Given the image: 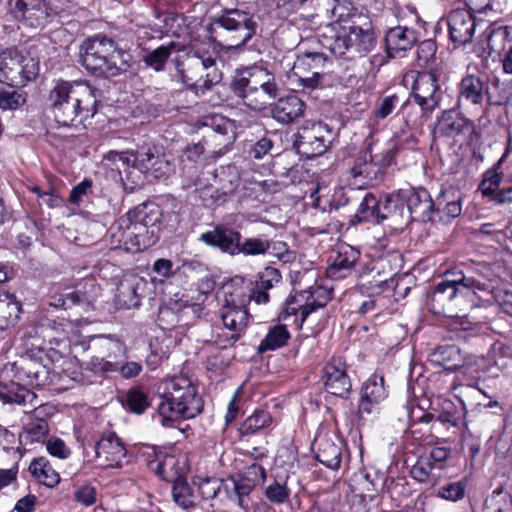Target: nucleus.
Wrapping results in <instances>:
<instances>
[{
	"mask_svg": "<svg viewBox=\"0 0 512 512\" xmlns=\"http://www.w3.org/2000/svg\"><path fill=\"white\" fill-rule=\"evenodd\" d=\"M96 89L86 82L61 81L49 93L54 120L60 126H78L96 113Z\"/></svg>",
	"mask_w": 512,
	"mask_h": 512,
	"instance_id": "1",
	"label": "nucleus"
},
{
	"mask_svg": "<svg viewBox=\"0 0 512 512\" xmlns=\"http://www.w3.org/2000/svg\"><path fill=\"white\" fill-rule=\"evenodd\" d=\"M158 393L162 399L158 415L163 426H169L180 417L194 418L203 409V401L196 386L186 376L164 379L158 387Z\"/></svg>",
	"mask_w": 512,
	"mask_h": 512,
	"instance_id": "2",
	"label": "nucleus"
},
{
	"mask_svg": "<svg viewBox=\"0 0 512 512\" xmlns=\"http://www.w3.org/2000/svg\"><path fill=\"white\" fill-rule=\"evenodd\" d=\"M174 62L177 77L188 89L204 92L222 80L217 54L202 47L182 48Z\"/></svg>",
	"mask_w": 512,
	"mask_h": 512,
	"instance_id": "3",
	"label": "nucleus"
},
{
	"mask_svg": "<svg viewBox=\"0 0 512 512\" xmlns=\"http://www.w3.org/2000/svg\"><path fill=\"white\" fill-rule=\"evenodd\" d=\"M80 63L89 72L99 77H115L125 72L128 65L120 61V52L114 40L105 36L88 38L80 46Z\"/></svg>",
	"mask_w": 512,
	"mask_h": 512,
	"instance_id": "4",
	"label": "nucleus"
},
{
	"mask_svg": "<svg viewBox=\"0 0 512 512\" xmlns=\"http://www.w3.org/2000/svg\"><path fill=\"white\" fill-rule=\"evenodd\" d=\"M128 214L120 217L110 228L111 244L115 248H124L127 252L136 253L153 246L159 234L150 230Z\"/></svg>",
	"mask_w": 512,
	"mask_h": 512,
	"instance_id": "5",
	"label": "nucleus"
},
{
	"mask_svg": "<svg viewBox=\"0 0 512 512\" xmlns=\"http://www.w3.org/2000/svg\"><path fill=\"white\" fill-rule=\"evenodd\" d=\"M38 62L31 56L23 55L17 48H7L0 53V82L12 86H24L36 78Z\"/></svg>",
	"mask_w": 512,
	"mask_h": 512,
	"instance_id": "6",
	"label": "nucleus"
},
{
	"mask_svg": "<svg viewBox=\"0 0 512 512\" xmlns=\"http://www.w3.org/2000/svg\"><path fill=\"white\" fill-rule=\"evenodd\" d=\"M215 25L222 29V36L229 48L245 45L255 35L258 27L253 14L239 9L224 11L216 19Z\"/></svg>",
	"mask_w": 512,
	"mask_h": 512,
	"instance_id": "7",
	"label": "nucleus"
},
{
	"mask_svg": "<svg viewBox=\"0 0 512 512\" xmlns=\"http://www.w3.org/2000/svg\"><path fill=\"white\" fill-rule=\"evenodd\" d=\"M0 400L4 404L20 406L27 417L36 421H47L55 412L53 405L41 403L33 391L18 384L0 388Z\"/></svg>",
	"mask_w": 512,
	"mask_h": 512,
	"instance_id": "8",
	"label": "nucleus"
},
{
	"mask_svg": "<svg viewBox=\"0 0 512 512\" xmlns=\"http://www.w3.org/2000/svg\"><path fill=\"white\" fill-rule=\"evenodd\" d=\"M413 79L410 97L420 107L421 114L429 117L439 106L442 90L438 84V76L432 71L411 72Z\"/></svg>",
	"mask_w": 512,
	"mask_h": 512,
	"instance_id": "9",
	"label": "nucleus"
},
{
	"mask_svg": "<svg viewBox=\"0 0 512 512\" xmlns=\"http://www.w3.org/2000/svg\"><path fill=\"white\" fill-rule=\"evenodd\" d=\"M332 141V130L326 123L313 122L303 126L297 133L295 146L306 158L323 155Z\"/></svg>",
	"mask_w": 512,
	"mask_h": 512,
	"instance_id": "10",
	"label": "nucleus"
},
{
	"mask_svg": "<svg viewBox=\"0 0 512 512\" xmlns=\"http://www.w3.org/2000/svg\"><path fill=\"white\" fill-rule=\"evenodd\" d=\"M8 6L17 20L34 29L45 27L52 15L46 0H8Z\"/></svg>",
	"mask_w": 512,
	"mask_h": 512,
	"instance_id": "11",
	"label": "nucleus"
},
{
	"mask_svg": "<svg viewBox=\"0 0 512 512\" xmlns=\"http://www.w3.org/2000/svg\"><path fill=\"white\" fill-rule=\"evenodd\" d=\"M327 58L323 53L309 52L297 57L292 72L298 77V86L304 89H315L320 85L323 68Z\"/></svg>",
	"mask_w": 512,
	"mask_h": 512,
	"instance_id": "12",
	"label": "nucleus"
},
{
	"mask_svg": "<svg viewBox=\"0 0 512 512\" xmlns=\"http://www.w3.org/2000/svg\"><path fill=\"white\" fill-rule=\"evenodd\" d=\"M203 143L221 149L229 145L235 136L234 122L222 115L211 114L201 120Z\"/></svg>",
	"mask_w": 512,
	"mask_h": 512,
	"instance_id": "13",
	"label": "nucleus"
},
{
	"mask_svg": "<svg viewBox=\"0 0 512 512\" xmlns=\"http://www.w3.org/2000/svg\"><path fill=\"white\" fill-rule=\"evenodd\" d=\"M98 350V355L92 356L89 362L95 372H114L109 364L119 363L121 360L127 359V347L117 339L102 338Z\"/></svg>",
	"mask_w": 512,
	"mask_h": 512,
	"instance_id": "14",
	"label": "nucleus"
},
{
	"mask_svg": "<svg viewBox=\"0 0 512 512\" xmlns=\"http://www.w3.org/2000/svg\"><path fill=\"white\" fill-rule=\"evenodd\" d=\"M275 79L273 73L260 66L247 67L237 71L232 81L234 93L240 97H247L248 93L257 90L260 86Z\"/></svg>",
	"mask_w": 512,
	"mask_h": 512,
	"instance_id": "15",
	"label": "nucleus"
},
{
	"mask_svg": "<svg viewBox=\"0 0 512 512\" xmlns=\"http://www.w3.org/2000/svg\"><path fill=\"white\" fill-rule=\"evenodd\" d=\"M94 451L100 465L110 468H119L126 459V448L120 438L109 433L95 443Z\"/></svg>",
	"mask_w": 512,
	"mask_h": 512,
	"instance_id": "16",
	"label": "nucleus"
},
{
	"mask_svg": "<svg viewBox=\"0 0 512 512\" xmlns=\"http://www.w3.org/2000/svg\"><path fill=\"white\" fill-rule=\"evenodd\" d=\"M449 35L452 42L458 46L470 43L474 37L476 21L473 14L465 9H456L447 17Z\"/></svg>",
	"mask_w": 512,
	"mask_h": 512,
	"instance_id": "17",
	"label": "nucleus"
},
{
	"mask_svg": "<svg viewBox=\"0 0 512 512\" xmlns=\"http://www.w3.org/2000/svg\"><path fill=\"white\" fill-rule=\"evenodd\" d=\"M199 240L230 256L240 254L241 234L230 227L217 225L213 230L202 233Z\"/></svg>",
	"mask_w": 512,
	"mask_h": 512,
	"instance_id": "18",
	"label": "nucleus"
},
{
	"mask_svg": "<svg viewBox=\"0 0 512 512\" xmlns=\"http://www.w3.org/2000/svg\"><path fill=\"white\" fill-rule=\"evenodd\" d=\"M437 132L455 142L465 140L474 131L473 123L455 110L443 112L437 122Z\"/></svg>",
	"mask_w": 512,
	"mask_h": 512,
	"instance_id": "19",
	"label": "nucleus"
},
{
	"mask_svg": "<svg viewBox=\"0 0 512 512\" xmlns=\"http://www.w3.org/2000/svg\"><path fill=\"white\" fill-rule=\"evenodd\" d=\"M460 293L461 290L455 279L440 282L431 295V309L437 314L454 316V307Z\"/></svg>",
	"mask_w": 512,
	"mask_h": 512,
	"instance_id": "20",
	"label": "nucleus"
},
{
	"mask_svg": "<svg viewBox=\"0 0 512 512\" xmlns=\"http://www.w3.org/2000/svg\"><path fill=\"white\" fill-rule=\"evenodd\" d=\"M323 380L327 392L346 398L351 391V381L346 373L345 364L340 359H333L323 369Z\"/></svg>",
	"mask_w": 512,
	"mask_h": 512,
	"instance_id": "21",
	"label": "nucleus"
},
{
	"mask_svg": "<svg viewBox=\"0 0 512 512\" xmlns=\"http://www.w3.org/2000/svg\"><path fill=\"white\" fill-rule=\"evenodd\" d=\"M433 217L432 222L448 223L452 219L460 216L462 212L460 193L449 188L441 191L435 200H433Z\"/></svg>",
	"mask_w": 512,
	"mask_h": 512,
	"instance_id": "22",
	"label": "nucleus"
},
{
	"mask_svg": "<svg viewBox=\"0 0 512 512\" xmlns=\"http://www.w3.org/2000/svg\"><path fill=\"white\" fill-rule=\"evenodd\" d=\"M402 199L407 203L412 219L418 221H430L433 217V200L429 192L422 188H409L400 190Z\"/></svg>",
	"mask_w": 512,
	"mask_h": 512,
	"instance_id": "23",
	"label": "nucleus"
},
{
	"mask_svg": "<svg viewBox=\"0 0 512 512\" xmlns=\"http://www.w3.org/2000/svg\"><path fill=\"white\" fill-rule=\"evenodd\" d=\"M125 159L127 168H136L141 172L152 170L155 177L165 174L169 168V163L154 153L151 148L141 147L136 151H128Z\"/></svg>",
	"mask_w": 512,
	"mask_h": 512,
	"instance_id": "24",
	"label": "nucleus"
},
{
	"mask_svg": "<svg viewBox=\"0 0 512 512\" xmlns=\"http://www.w3.org/2000/svg\"><path fill=\"white\" fill-rule=\"evenodd\" d=\"M380 171L381 167L374 161L370 147H367L354 160L348 174L355 185L362 187L375 181Z\"/></svg>",
	"mask_w": 512,
	"mask_h": 512,
	"instance_id": "25",
	"label": "nucleus"
},
{
	"mask_svg": "<svg viewBox=\"0 0 512 512\" xmlns=\"http://www.w3.org/2000/svg\"><path fill=\"white\" fill-rule=\"evenodd\" d=\"M306 104L296 95L281 97L271 108L272 117L281 124H291L304 116Z\"/></svg>",
	"mask_w": 512,
	"mask_h": 512,
	"instance_id": "26",
	"label": "nucleus"
},
{
	"mask_svg": "<svg viewBox=\"0 0 512 512\" xmlns=\"http://www.w3.org/2000/svg\"><path fill=\"white\" fill-rule=\"evenodd\" d=\"M416 41L414 30L401 26L391 28L385 35L386 52L388 56L399 57L402 52L410 50Z\"/></svg>",
	"mask_w": 512,
	"mask_h": 512,
	"instance_id": "27",
	"label": "nucleus"
},
{
	"mask_svg": "<svg viewBox=\"0 0 512 512\" xmlns=\"http://www.w3.org/2000/svg\"><path fill=\"white\" fill-rule=\"evenodd\" d=\"M221 318L224 326L233 331L234 333L230 336V340L237 341L240 333L246 328L248 324L249 314L245 307V300L240 305L233 303H227L221 312Z\"/></svg>",
	"mask_w": 512,
	"mask_h": 512,
	"instance_id": "28",
	"label": "nucleus"
},
{
	"mask_svg": "<svg viewBox=\"0 0 512 512\" xmlns=\"http://www.w3.org/2000/svg\"><path fill=\"white\" fill-rule=\"evenodd\" d=\"M359 257V251L352 246H339L337 256L327 269L328 276L332 279L345 278L354 269Z\"/></svg>",
	"mask_w": 512,
	"mask_h": 512,
	"instance_id": "29",
	"label": "nucleus"
},
{
	"mask_svg": "<svg viewBox=\"0 0 512 512\" xmlns=\"http://www.w3.org/2000/svg\"><path fill=\"white\" fill-rule=\"evenodd\" d=\"M153 453L156 458L149 461V465L160 478L172 483L178 480V478H184L183 468L180 467L179 459L176 456L166 454L160 457L155 451Z\"/></svg>",
	"mask_w": 512,
	"mask_h": 512,
	"instance_id": "30",
	"label": "nucleus"
},
{
	"mask_svg": "<svg viewBox=\"0 0 512 512\" xmlns=\"http://www.w3.org/2000/svg\"><path fill=\"white\" fill-rule=\"evenodd\" d=\"M50 305L62 309H69L73 306L88 307L91 305V299L87 293L81 289L66 287L61 291H55L51 295Z\"/></svg>",
	"mask_w": 512,
	"mask_h": 512,
	"instance_id": "31",
	"label": "nucleus"
},
{
	"mask_svg": "<svg viewBox=\"0 0 512 512\" xmlns=\"http://www.w3.org/2000/svg\"><path fill=\"white\" fill-rule=\"evenodd\" d=\"M379 263L384 269L389 267L387 277L380 278L375 281L376 292L380 293L386 288H392L394 285V276L400 271L403 266V257L399 251H390L383 255Z\"/></svg>",
	"mask_w": 512,
	"mask_h": 512,
	"instance_id": "32",
	"label": "nucleus"
},
{
	"mask_svg": "<svg viewBox=\"0 0 512 512\" xmlns=\"http://www.w3.org/2000/svg\"><path fill=\"white\" fill-rule=\"evenodd\" d=\"M348 42L352 46L353 54L364 56L376 47L377 39L371 29L352 27L348 33Z\"/></svg>",
	"mask_w": 512,
	"mask_h": 512,
	"instance_id": "33",
	"label": "nucleus"
},
{
	"mask_svg": "<svg viewBox=\"0 0 512 512\" xmlns=\"http://www.w3.org/2000/svg\"><path fill=\"white\" fill-rule=\"evenodd\" d=\"M280 92L281 89L276 82V79H273L263 86H260L257 90L248 93L247 97L242 99L248 106L254 109H261L278 98L280 96Z\"/></svg>",
	"mask_w": 512,
	"mask_h": 512,
	"instance_id": "34",
	"label": "nucleus"
},
{
	"mask_svg": "<svg viewBox=\"0 0 512 512\" xmlns=\"http://www.w3.org/2000/svg\"><path fill=\"white\" fill-rule=\"evenodd\" d=\"M126 214L132 217L134 221H138L144 227L153 230L154 232H160V218L161 211L155 204H142L129 210Z\"/></svg>",
	"mask_w": 512,
	"mask_h": 512,
	"instance_id": "35",
	"label": "nucleus"
},
{
	"mask_svg": "<svg viewBox=\"0 0 512 512\" xmlns=\"http://www.w3.org/2000/svg\"><path fill=\"white\" fill-rule=\"evenodd\" d=\"M489 54L499 59L512 48V28L499 26L494 28L487 37Z\"/></svg>",
	"mask_w": 512,
	"mask_h": 512,
	"instance_id": "36",
	"label": "nucleus"
},
{
	"mask_svg": "<svg viewBox=\"0 0 512 512\" xmlns=\"http://www.w3.org/2000/svg\"><path fill=\"white\" fill-rule=\"evenodd\" d=\"M177 51L181 54L182 48L175 42H169L167 45H161L153 50L146 52L143 57L145 65L155 72H161L165 69V65L171 54Z\"/></svg>",
	"mask_w": 512,
	"mask_h": 512,
	"instance_id": "37",
	"label": "nucleus"
},
{
	"mask_svg": "<svg viewBox=\"0 0 512 512\" xmlns=\"http://www.w3.org/2000/svg\"><path fill=\"white\" fill-rule=\"evenodd\" d=\"M484 85L481 79L474 75L464 77L459 85V101L474 105L481 104L484 98Z\"/></svg>",
	"mask_w": 512,
	"mask_h": 512,
	"instance_id": "38",
	"label": "nucleus"
},
{
	"mask_svg": "<svg viewBox=\"0 0 512 512\" xmlns=\"http://www.w3.org/2000/svg\"><path fill=\"white\" fill-rule=\"evenodd\" d=\"M358 222H376L380 223L386 219V215L381 213L379 201L372 193H366L358 204L355 214Z\"/></svg>",
	"mask_w": 512,
	"mask_h": 512,
	"instance_id": "39",
	"label": "nucleus"
},
{
	"mask_svg": "<svg viewBox=\"0 0 512 512\" xmlns=\"http://www.w3.org/2000/svg\"><path fill=\"white\" fill-rule=\"evenodd\" d=\"M31 474L47 487H54L60 481L59 474L44 457L34 459L29 465Z\"/></svg>",
	"mask_w": 512,
	"mask_h": 512,
	"instance_id": "40",
	"label": "nucleus"
},
{
	"mask_svg": "<svg viewBox=\"0 0 512 512\" xmlns=\"http://www.w3.org/2000/svg\"><path fill=\"white\" fill-rule=\"evenodd\" d=\"M434 361L446 370L455 371L463 367L460 349L455 345L440 346L433 354Z\"/></svg>",
	"mask_w": 512,
	"mask_h": 512,
	"instance_id": "41",
	"label": "nucleus"
},
{
	"mask_svg": "<svg viewBox=\"0 0 512 512\" xmlns=\"http://www.w3.org/2000/svg\"><path fill=\"white\" fill-rule=\"evenodd\" d=\"M21 310V304L13 294L0 293V321L3 325H14L20 317Z\"/></svg>",
	"mask_w": 512,
	"mask_h": 512,
	"instance_id": "42",
	"label": "nucleus"
},
{
	"mask_svg": "<svg viewBox=\"0 0 512 512\" xmlns=\"http://www.w3.org/2000/svg\"><path fill=\"white\" fill-rule=\"evenodd\" d=\"M316 459L330 469H338L341 463V449L328 439L320 441Z\"/></svg>",
	"mask_w": 512,
	"mask_h": 512,
	"instance_id": "43",
	"label": "nucleus"
},
{
	"mask_svg": "<svg viewBox=\"0 0 512 512\" xmlns=\"http://www.w3.org/2000/svg\"><path fill=\"white\" fill-rule=\"evenodd\" d=\"M306 291L301 292L299 295L293 296L287 303L284 310L283 318L285 319L286 316H292L296 315L297 311L300 310L301 312V320H300V327L303 325V323L307 320L308 316L314 312L318 308H322L326 305L327 300L324 302L319 301H313L310 303H306L304 305L300 304V300L298 297L303 298Z\"/></svg>",
	"mask_w": 512,
	"mask_h": 512,
	"instance_id": "44",
	"label": "nucleus"
},
{
	"mask_svg": "<svg viewBox=\"0 0 512 512\" xmlns=\"http://www.w3.org/2000/svg\"><path fill=\"white\" fill-rule=\"evenodd\" d=\"M290 338V333L285 325L278 324L271 328L266 337L261 341L258 352L264 353L266 351H273L279 349L287 344Z\"/></svg>",
	"mask_w": 512,
	"mask_h": 512,
	"instance_id": "45",
	"label": "nucleus"
},
{
	"mask_svg": "<svg viewBox=\"0 0 512 512\" xmlns=\"http://www.w3.org/2000/svg\"><path fill=\"white\" fill-rule=\"evenodd\" d=\"M172 496L174 502L182 509L189 510L196 506L193 489L185 478H178L173 483Z\"/></svg>",
	"mask_w": 512,
	"mask_h": 512,
	"instance_id": "46",
	"label": "nucleus"
},
{
	"mask_svg": "<svg viewBox=\"0 0 512 512\" xmlns=\"http://www.w3.org/2000/svg\"><path fill=\"white\" fill-rule=\"evenodd\" d=\"M17 87L0 82V109L15 110L25 103V96Z\"/></svg>",
	"mask_w": 512,
	"mask_h": 512,
	"instance_id": "47",
	"label": "nucleus"
},
{
	"mask_svg": "<svg viewBox=\"0 0 512 512\" xmlns=\"http://www.w3.org/2000/svg\"><path fill=\"white\" fill-rule=\"evenodd\" d=\"M48 433L49 426L47 421H36L27 417L23 431L20 434V439H23L25 443L40 442L45 439Z\"/></svg>",
	"mask_w": 512,
	"mask_h": 512,
	"instance_id": "48",
	"label": "nucleus"
},
{
	"mask_svg": "<svg viewBox=\"0 0 512 512\" xmlns=\"http://www.w3.org/2000/svg\"><path fill=\"white\" fill-rule=\"evenodd\" d=\"M459 288H466L472 290L473 293L479 292H490L491 281L483 274L474 272L472 274L460 273L459 278H455Z\"/></svg>",
	"mask_w": 512,
	"mask_h": 512,
	"instance_id": "49",
	"label": "nucleus"
},
{
	"mask_svg": "<svg viewBox=\"0 0 512 512\" xmlns=\"http://www.w3.org/2000/svg\"><path fill=\"white\" fill-rule=\"evenodd\" d=\"M272 423V418L267 411L257 410L249 416L241 425V435H251L264 429Z\"/></svg>",
	"mask_w": 512,
	"mask_h": 512,
	"instance_id": "50",
	"label": "nucleus"
},
{
	"mask_svg": "<svg viewBox=\"0 0 512 512\" xmlns=\"http://www.w3.org/2000/svg\"><path fill=\"white\" fill-rule=\"evenodd\" d=\"M124 406L133 413L142 414L150 406V401L143 390L131 388L126 393Z\"/></svg>",
	"mask_w": 512,
	"mask_h": 512,
	"instance_id": "51",
	"label": "nucleus"
},
{
	"mask_svg": "<svg viewBox=\"0 0 512 512\" xmlns=\"http://www.w3.org/2000/svg\"><path fill=\"white\" fill-rule=\"evenodd\" d=\"M240 254L245 256H259L269 253V239L266 237H249L239 244Z\"/></svg>",
	"mask_w": 512,
	"mask_h": 512,
	"instance_id": "52",
	"label": "nucleus"
},
{
	"mask_svg": "<svg viewBox=\"0 0 512 512\" xmlns=\"http://www.w3.org/2000/svg\"><path fill=\"white\" fill-rule=\"evenodd\" d=\"M366 398L372 399L374 402H380L387 396L384 387V378L378 375H372L364 384L363 393Z\"/></svg>",
	"mask_w": 512,
	"mask_h": 512,
	"instance_id": "53",
	"label": "nucleus"
},
{
	"mask_svg": "<svg viewBox=\"0 0 512 512\" xmlns=\"http://www.w3.org/2000/svg\"><path fill=\"white\" fill-rule=\"evenodd\" d=\"M501 178V175L493 170H489L485 173V177L481 182L479 189L482 195L487 198V202L490 203L494 198V195L499 193V190L502 189L499 188Z\"/></svg>",
	"mask_w": 512,
	"mask_h": 512,
	"instance_id": "54",
	"label": "nucleus"
},
{
	"mask_svg": "<svg viewBox=\"0 0 512 512\" xmlns=\"http://www.w3.org/2000/svg\"><path fill=\"white\" fill-rule=\"evenodd\" d=\"M234 493L237 501V505L243 510H248L252 505L250 494L256 486L246 483L240 479L234 478Z\"/></svg>",
	"mask_w": 512,
	"mask_h": 512,
	"instance_id": "55",
	"label": "nucleus"
},
{
	"mask_svg": "<svg viewBox=\"0 0 512 512\" xmlns=\"http://www.w3.org/2000/svg\"><path fill=\"white\" fill-rule=\"evenodd\" d=\"M433 468L434 464L431 462V458L421 456L412 466L410 475L418 482H426L429 480Z\"/></svg>",
	"mask_w": 512,
	"mask_h": 512,
	"instance_id": "56",
	"label": "nucleus"
},
{
	"mask_svg": "<svg viewBox=\"0 0 512 512\" xmlns=\"http://www.w3.org/2000/svg\"><path fill=\"white\" fill-rule=\"evenodd\" d=\"M465 495V484L462 481L451 482L437 491V496L449 501H458Z\"/></svg>",
	"mask_w": 512,
	"mask_h": 512,
	"instance_id": "57",
	"label": "nucleus"
},
{
	"mask_svg": "<svg viewBox=\"0 0 512 512\" xmlns=\"http://www.w3.org/2000/svg\"><path fill=\"white\" fill-rule=\"evenodd\" d=\"M282 277L278 269L274 267H266L265 270L259 275L256 281L257 287L269 293L276 284L280 283Z\"/></svg>",
	"mask_w": 512,
	"mask_h": 512,
	"instance_id": "58",
	"label": "nucleus"
},
{
	"mask_svg": "<svg viewBox=\"0 0 512 512\" xmlns=\"http://www.w3.org/2000/svg\"><path fill=\"white\" fill-rule=\"evenodd\" d=\"M223 481L218 478H205L198 483V490L204 500H212L217 497Z\"/></svg>",
	"mask_w": 512,
	"mask_h": 512,
	"instance_id": "59",
	"label": "nucleus"
},
{
	"mask_svg": "<svg viewBox=\"0 0 512 512\" xmlns=\"http://www.w3.org/2000/svg\"><path fill=\"white\" fill-rule=\"evenodd\" d=\"M216 176L220 178L221 189L225 194L232 193L239 185L240 179L235 167L221 168L220 173Z\"/></svg>",
	"mask_w": 512,
	"mask_h": 512,
	"instance_id": "60",
	"label": "nucleus"
},
{
	"mask_svg": "<svg viewBox=\"0 0 512 512\" xmlns=\"http://www.w3.org/2000/svg\"><path fill=\"white\" fill-rule=\"evenodd\" d=\"M290 495L289 489L284 484H280L277 481L269 484L265 489L266 498L275 504L284 503Z\"/></svg>",
	"mask_w": 512,
	"mask_h": 512,
	"instance_id": "61",
	"label": "nucleus"
},
{
	"mask_svg": "<svg viewBox=\"0 0 512 512\" xmlns=\"http://www.w3.org/2000/svg\"><path fill=\"white\" fill-rule=\"evenodd\" d=\"M266 478V471L264 467L257 463H253L247 466L243 473L239 475L237 479H240L246 483H250L254 486H257L259 483L263 482Z\"/></svg>",
	"mask_w": 512,
	"mask_h": 512,
	"instance_id": "62",
	"label": "nucleus"
},
{
	"mask_svg": "<svg viewBox=\"0 0 512 512\" xmlns=\"http://www.w3.org/2000/svg\"><path fill=\"white\" fill-rule=\"evenodd\" d=\"M437 50L436 43L433 40L422 41L416 51L419 66H426L434 59Z\"/></svg>",
	"mask_w": 512,
	"mask_h": 512,
	"instance_id": "63",
	"label": "nucleus"
},
{
	"mask_svg": "<svg viewBox=\"0 0 512 512\" xmlns=\"http://www.w3.org/2000/svg\"><path fill=\"white\" fill-rule=\"evenodd\" d=\"M114 372H119L126 379L134 378L142 371V365L136 361L121 360L119 363L109 364Z\"/></svg>",
	"mask_w": 512,
	"mask_h": 512,
	"instance_id": "64",
	"label": "nucleus"
}]
</instances>
